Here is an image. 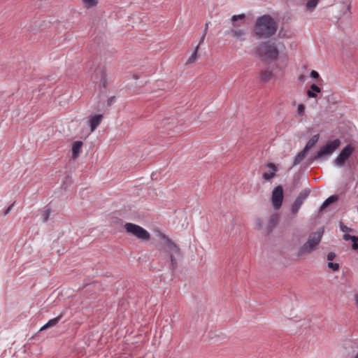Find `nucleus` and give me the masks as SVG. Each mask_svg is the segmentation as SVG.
Masks as SVG:
<instances>
[{
	"label": "nucleus",
	"mask_w": 358,
	"mask_h": 358,
	"mask_svg": "<svg viewBox=\"0 0 358 358\" xmlns=\"http://www.w3.org/2000/svg\"><path fill=\"white\" fill-rule=\"evenodd\" d=\"M158 245H160V255L169 262V268L174 271L181 258L180 248L165 234L158 229Z\"/></svg>",
	"instance_id": "f257e3e1"
},
{
	"label": "nucleus",
	"mask_w": 358,
	"mask_h": 358,
	"mask_svg": "<svg viewBox=\"0 0 358 358\" xmlns=\"http://www.w3.org/2000/svg\"><path fill=\"white\" fill-rule=\"evenodd\" d=\"M277 28L275 20L270 15H264L257 19L255 33L259 38H268L275 34Z\"/></svg>",
	"instance_id": "f03ea898"
},
{
	"label": "nucleus",
	"mask_w": 358,
	"mask_h": 358,
	"mask_svg": "<svg viewBox=\"0 0 358 358\" xmlns=\"http://www.w3.org/2000/svg\"><path fill=\"white\" fill-rule=\"evenodd\" d=\"M284 48L285 46L280 43L268 41L257 47L256 53L266 60L276 61L280 52Z\"/></svg>",
	"instance_id": "7ed1b4c3"
},
{
	"label": "nucleus",
	"mask_w": 358,
	"mask_h": 358,
	"mask_svg": "<svg viewBox=\"0 0 358 358\" xmlns=\"http://www.w3.org/2000/svg\"><path fill=\"white\" fill-rule=\"evenodd\" d=\"M323 236V230L312 232L309 234L307 241L299 248V256L311 253L320 244Z\"/></svg>",
	"instance_id": "20e7f679"
},
{
	"label": "nucleus",
	"mask_w": 358,
	"mask_h": 358,
	"mask_svg": "<svg viewBox=\"0 0 358 358\" xmlns=\"http://www.w3.org/2000/svg\"><path fill=\"white\" fill-rule=\"evenodd\" d=\"M341 141L338 138L333 141H328L326 144L322 146L317 154L310 160H324L328 156L332 155L341 145Z\"/></svg>",
	"instance_id": "39448f33"
},
{
	"label": "nucleus",
	"mask_w": 358,
	"mask_h": 358,
	"mask_svg": "<svg viewBox=\"0 0 358 358\" xmlns=\"http://www.w3.org/2000/svg\"><path fill=\"white\" fill-rule=\"evenodd\" d=\"M341 141L338 138L333 141H328L326 144L322 146L317 154L310 160H324L328 156L332 155L341 145Z\"/></svg>",
	"instance_id": "423d86ee"
},
{
	"label": "nucleus",
	"mask_w": 358,
	"mask_h": 358,
	"mask_svg": "<svg viewBox=\"0 0 358 358\" xmlns=\"http://www.w3.org/2000/svg\"><path fill=\"white\" fill-rule=\"evenodd\" d=\"M245 19V15L244 13L234 15L231 17L232 28L228 31V34L231 35V36L236 41H243L245 39L247 29H238L235 24L238 20H244Z\"/></svg>",
	"instance_id": "0eeeda50"
},
{
	"label": "nucleus",
	"mask_w": 358,
	"mask_h": 358,
	"mask_svg": "<svg viewBox=\"0 0 358 358\" xmlns=\"http://www.w3.org/2000/svg\"><path fill=\"white\" fill-rule=\"evenodd\" d=\"M124 228L127 233L130 234L141 241H149L150 235L149 232L139 225L131 222H127Z\"/></svg>",
	"instance_id": "6e6552de"
},
{
	"label": "nucleus",
	"mask_w": 358,
	"mask_h": 358,
	"mask_svg": "<svg viewBox=\"0 0 358 358\" xmlns=\"http://www.w3.org/2000/svg\"><path fill=\"white\" fill-rule=\"evenodd\" d=\"M354 151V148L350 145L348 144L345 145L340 152L338 155L333 162L334 166L338 167L344 166L345 162L350 157Z\"/></svg>",
	"instance_id": "1a4fd4ad"
},
{
	"label": "nucleus",
	"mask_w": 358,
	"mask_h": 358,
	"mask_svg": "<svg viewBox=\"0 0 358 358\" xmlns=\"http://www.w3.org/2000/svg\"><path fill=\"white\" fill-rule=\"evenodd\" d=\"M283 200V189L281 186H278L273 189L271 194V201L273 208L275 210L279 209L282 203Z\"/></svg>",
	"instance_id": "9d476101"
},
{
	"label": "nucleus",
	"mask_w": 358,
	"mask_h": 358,
	"mask_svg": "<svg viewBox=\"0 0 358 358\" xmlns=\"http://www.w3.org/2000/svg\"><path fill=\"white\" fill-rule=\"evenodd\" d=\"M94 83H99L100 86L106 87L107 85L106 74L103 66H98L92 76Z\"/></svg>",
	"instance_id": "9b49d317"
},
{
	"label": "nucleus",
	"mask_w": 358,
	"mask_h": 358,
	"mask_svg": "<svg viewBox=\"0 0 358 358\" xmlns=\"http://www.w3.org/2000/svg\"><path fill=\"white\" fill-rule=\"evenodd\" d=\"M266 166L269 168L271 170L266 172H264L262 175V178L268 181L271 179L273 178L275 173L278 171V168L273 163H268Z\"/></svg>",
	"instance_id": "f8f14e48"
},
{
	"label": "nucleus",
	"mask_w": 358,
	"mask_h": 358,
	"mask_svg": "<svg viewBox=\"0 0 358 358\" xmlns=\"http://www.w3.org/2000/svg\"><path fill=\"white\" fill-rule=\"evenodd\" d=\"M103 118V115H94L90 117L89 124L91 129V131H94L96 127L99 125Z\"/></svg>",
	"instance_id": "ddd939ff"
},
{
	"label": "nucleus",
	"mask_w": 358,
	"mask_h": 358,
	"mask_svg": "<svg viewBox=\"0 0 358 358\" xmlns=\"http://www.w3.org/2000/svg\"><path fill=\"white\" fill-rule=\"evenodd\" d=\"M162 124H163V127H165L167 130L174 129V131H178L179 129L176 127V122L174 120V118L167 117L163 120Z\"/></svg>",
	"instance_id": "4468645a"
},
{
	"label": "nucleus",
	"mask_w": 358,
	"mask_h": 358,
	"mask_svg": "<svg viewBox=\"0 0 358 358\" xmlns=\"http://www.w3.org/2000/svg\"><path fill=\"white\" fill-rule=\"evenodd\" d=\"M83 143L78 141L73 143L72 146V157L76 159L80 155V149L83 147Z\"/></svg>",
	"instance_id": "2eb2a0df"
},
{
	"label": "nucleus",
	"mask_w": 358,
	"mask_h": 358,
	"mask_svg": "<svg viewBox=\"0 0 358 358\" xmlns=\"http://www.w3.org/2000/svg\"><path fill=\"white\" fill-rule=\"evenodd\" d=\"M320 92V87H319L316 84L313 83L310 85V89L307 91V96L309 98H316Z\"/></svg>",
	"instance_id": "dca6fc26"
},
{
	"label": "nucleus",
	"mask_w": 358,
	"mask_h": 358,
	"mask_svg": "<svg viewBox=\"0 0 358 358\" xmlns=\"http://www.w3.org/2000/svg\"><path fill=\"white\" fill-rule=\"evenodd\" d=\"M62 317V315H59V316L50 320L46 324H45L41 329L40 331L45 330L50 327H52L56 326L58 322L60 321V320Z\"/></svg>",
	"instance_id": "f3484780"
},
{
	"label": "nucleus",
	"mask_w": 358,
	"mask_h": 358,
	"mask_svg": "<svg viewBox=\"0 0 358 358\" xmlns=\"http://www.w3.org/2000/svg\"><path fill=\"white\" fill-rule=\"evenodd\" d=\"M338 199V196L336 194L331 195L327 199L324 201L321 206V210L328 207L330 204L334 203Z\"/></svg>",
	"instance_id": "a211bd4d"
},
{
	"label": "nucleus",
	"mask_w": 358,
	"mask_h": 358,
	"mask_svg": "<svg viewBox=\"0 0 358 358\" xmlns=\"http://www.w3.org/2000/svg\"><path fill=\"white\" fill-rule=\"evenodd\" d=\"M303 202L300 200H299L297 198L294 200V203H292L290 210L292 214H296L299 209L301 208V206L303 205Z\"/></svg>",
	"instance_id": "6ab92c4d"
},
{
	"label": "nucleus",
	"mask_w": 358,
	"mask_h": 358,
	"mask_svg": "<svg viewBox=\"0 0 358 358\" xmlns=\"http://www.w3.org/2000/svg\"><path fill=\"white\" fill-rule=\"evenodd\" d=\"M273 78V73L271 71L267 69L262 72L260 74L261 80L264 83L268 82Z\"/></svg>",
	"instance_id": "aec40b11"
},
{
	"label": "nucleus",
	"mask_w": 358,
	"mask_h": 358,
	"mask_svg": "<svg viewBox=\"0 0 358 358\" xmlns=\"http://www.w3.org/2000/svg\"><path fill=\"white\" fill-rule=\"evenodd\" d=\"M306 153L307 152L304 150L299 152L294 158L293 166L299 164L305 157Z\"/></svg>",
	"instance_id": "412c9836"
},
{
	"label": "nucleus",
	"mask_w": 358,
	"mask_h": 358,
	"mask_svg": "<svg viewBox=\"0 0 358 358\" xmlns=\"http://www.w3.org/2000/svg\"><path fill=\"white\" fill-rule=\"evenodd\" d=\"M310 193V190L308 188H305L300 192L296 198L303 203L304 201L308 197Z\"/></svg>",
	"instance_id": "4be33fe9"
},
{
	"label": "nucleus",
	"mask_w": 358,
	"mask_h": 358,
	"mask_svg": "<svg viewBox=\"0 0 358 358\" xmlns=\"http://www.w3.org/2000/svg\"><path fill=\"white\" fill-rule=\"evenodd\" d=\"M320 0H308L306 3V8L308 10H313L317 5Z\"/></svg>",
	"instance_id": "5701e85b"
},
{
	"label": "nucleus",
	"mask_w": 358,
	"mask_h": 358,
	"mask_svg": "<svg viewBox=\"0 0 358 358\" xmlns=\"http://www.w3.org/2000/svg\"><path fill=\"white\" fill-rule=\"evenodd\" d=\"M198 50H199V45H196L195 47L194 52L189 57V58L187 59V64H192V63L194 62V61L196 60V58Z\"/></svg>",
	"instance_id": "b1692460"
},
{
	"label": "nucleus",
	"mask_w": 358,
	"mask_h": 358,
	"mask_svg": "<svg viewBox=\"0 0 358 358\" xmlns=\"http://www.w3.org/2000/svg\"><path fill=\"white\" fill-rule=\"evenodd\" d=\"M343 239L345 241H351L352 242L358 241V237L355 236H352L348 234H345L343 236Z\"/></svg>",
	"instance_id": "393cba45"
},
{
	"label": "nucleus",
	"mask_w": 358,
	"mask_h": 358,
	"mask_svg": "<svg viewBox=\"0 0 358 358\" xmlns=\"http://www.w3.org/2000/svg\"><path fill=\"white\" fill-rule=\"evenodd\" d=\"M83 2L87 8H92L96 6L98 0H83Z\"/></svg>",
	"instance_id": "a878e982"
},
{
	"label": "nucleus",
	"mask_w": 358,
	"mask_h": 358,
	"mask_svg": "<svg viewBox=\"0 0 358 358\" xmlns=\"http://www.w3.org/2000/svg\"><path fill=\"white\" fill-rule=\"evenodd\" d=\"M50 214H51V209L48 207H45V211L43 214V222H46L48 220Z\"/></svg>",
	"instance_id": "bb28decb"
},
{
	"label": "nucleus",
	"mask_w": 358,
	"mask_h": 358,
	"mask_svg": "<svg viewBox=\"0 0 358 358\" xmlns=\"http://www.w3.org/2000/svg\"><path fill=\"white\" fill-rule=\"evenodd\" d=\"M305 109H306V107H305L304 104H303V103L299 104L298 106H297V113H298V115L299 116H303L304 115Z\"/></svg>",
	"instance_id": "cd10ccee"
},
{
	"label": "nucleus",
	"mask_w": 358,
	"mask_h": 358,
	"mask_svg": "<svg viewBox=\"0 0 358 358\" xmlns=\"http://www.w3.org/2000/svg\"><path fill=\"white\" fill-rule=\"evenodd\" d=\"M340 229L341 231L345 234H347L348 232L352 231V229L347 227L343 222H340Z\"/></svg>",
	"instance_id": "c85d7f7f"
},
{
	"label": "nucleus",
	"mask_w": 358,
	"mask_h": 358,
	"mask_svg": "<svg viewBox=\"0 0 358 358\" xmlns=\"http://www.w3.org/2000/svg\"><path fill=\"white\" fill-rule=\"evenodd\" d=\"M327 266L329 268L331 269L334 271H336L339 268V264L338 263H334L331 262H329L328 263Z\"/></svg>",
	"instance_id": "c756f323"
},
{
	"label": "nucleus",
	"mask_w": 358,
	"mask_h": 358,
	"mask_svg": "<svg viewBox=\"0 0 358 358\" xmlns=\"http://www.w3.org/2000/svg\"><path fill=\"white\" fill-rule=\"evenodd\" d=\"M277 221H278V216L276 215H271L269 219V223H270L271 227H273L275 224V223L277 222Z\"/></svg>",
	"instance_id": "7c9ffc66"
},
{
	"label": "nucleus",
	"mask_w": 358,
	"mask_h": 358,
	"mask_svg": "<svg viewBox=\"0 0 358 358\" xmlns=\"http://www.w3.org/2000/svg\"><path fill=\"white\" fill-rule=\"evenodd\" d=\"M315 145V143H313L312 141L308 140V141L307 142V143H306L305 148H303V150H306V152H307L310 148L314 147Z\"/></svg>",
	"instance_id": "2f4dec72"
},
{
	"label": "nucleus",
	"mask_w": 358,
	"mask_h": 358,
	"mask_svg": "<svg viewBox=\"0 0 358 358\" xmlns=\"http://www.w3.org/2000/svg\"><path fill=\"white\" fill-rule=\"evenodd\" d=\"M310 76L313 79H317L320 77V74L316 71L312 70L310 71Z\"/></svg>",
	"instance_id": "473e14b6"
},
{
	"label": "nucleus",
	"mask_w": 358,
	"mask_h": 358,
	"mask_svg": "<svg viewBox=\"0 0 358 358\" xmlns=\"http://www.w3.org/2000/svg\"><path fill=\"white\" fill-rule=\"evenodd\" d=\"M309 140L310 141H312L313 143L316 144L319 140V135L315 134V135L313 136Z\"/></svg>",
	"instance_id": "72a5a7b5"
},
{
	"label": "nucleus",
	"mask_w": 358,
	"mask_h": 358,
	"mask_svg": "<svg viewBox=\"0 0 358 358\" xmlns=\"http://www.w3.org/2000/svg\"><path fill=\"white\" fill-rule=\"evenodd\" d=\"M309 140L310 141H312L313 143L316 144L319 140V135L315 134V135L313 136Z\"/></svg>",
	"instance_id": "f704fd0d"
},
{
	"label": "nucleus",
	"mask_w": 358,
	"mask_h": 358,
	"mask_svg": "<svg viewBox=\"0 0 358 358\" xmlns=\"http://www.w3.org/2000/svg\"><path fill=\"white\" fill-rule=\"evenodd\" d=\"M336 257V254L334 252H329L327 255V259L329 261L333 260Z\"/></svg>",
	"instance_id": "c9c22d12"
},
{
	"label": "nucleus",
	"mask_w": 358,
	"mask_h": 358,
	"mask_svg": "<svg viewBox=\"0 0 358 358\" xmlns=\"http://www.w3.org/2000/svg\"><path fill=\"white\" fill-rule=\"evenodd\" d=\"M15 202H13L10 206L8 207L7 209L5 210V211L3 213V215H7L10 212L12 208L15 205Z\"/></svg>",
	"instance_id": "e433bc0d"
},
{
	"label": "nucleus",
	"mask_w": 358,
	"mask_h": 358,
	"mask_svg": "<svg viewBox=\"0 0 358 358\" xmlns=\"http://www.w3.org/2000/svg\"><path fill=\"white\" fill-rule=\"evenodd\" d=\"M205 38H206V35L205 34H202L201 36V38H200V41H199V43L197 45H200L201 43H203L204 40H205Z\"/></svg>",
	"instance_id": "4c0bfd02"
},
{
	"label": "nucleus",
	"mask_w": 358,
	"mask_h": 358,
	"mask_svg": "<svg viewBox=\"0 0 358 358\" xmlns=\"http://www.w3.org/2000/svg\"><path fill=\"white\" fill-rule=\"evenodd\" d=\"M358 241L352 242V248L353 250H357L358 249Z\"/></svg>",
	"instance_id": "58836bf2"
},
{
	"label": "nucleus",
	"mask_w": 358,
	"mask_h": 358,
	"mask_svg": "<svg viewBox=\"0 0 358 358\" xmlns=\"http://www.w3.org/2000/svg\"><path fill=\"white\" fill-rule=\"evenodd\" d=\"M208 24H209V23H208V22L206 23V24H205V28H204V29H203V33H202V34H205V35H206V34H207L208 28Z\"/></svg>",
	"instance_id": "ea45409f"
},
{
	"label": "nucleus",
	"mask_w": 358,
	"mask_h": 358,
	"mask_svg": "<svg viewBox=\"0 0 358 358\" xmlns=\"http://www.w3.org/2000/svg\"><path fill=\"white\" fill-rule=\"evenodd\" d=\"M115 97L114 96H111L110 98H109L107 101V105L108 106H110L112 104L113 100H114Z\"/></svg>",
	"instance_id": "a19ab883"
},
{
	"label": "nucleus",
	"mask_w": 358,
	"mask_h": 358,
	"mask_svg": "<svg viewBox=\"0 0 358 358\" xmlns=\"http://www.w3.org/2000/svg\"><path fill=\"white\" fill-rule=\"evenodd\" d=\"M256 224H257V228L258 229H261V222H260V220L259 219H257L256 220Z\"/></svg>",
	"instance_id": "79ce46f5"
},
{
	"label": "nucleus",
	"mask_w": 358,
	"mask_h": 358,
	"mask_svg": "<svg viewBox=\"0 0 358 358\" xmlns=\"http://www.w3.org/2000/svg\"><path fill=\"white\" fill-rule=\"evenodd\" d=\"M346 13H348V15H349L350 13V6L348 5L346 8V10L344 12V15H345Z\"/></svg>",
	"instance_id": "37998d69"
},
{
	"label": "nucleus",
	"mask_w": 358,
	"mask_h": 358,
	"mask_svg": "<svg viewBox=\"0 0 358 358\" xmlns=\"http://www.w3.org/2000/svg\"><path fill=\"white\" fill-rule=\"evenodd\" d=\"M171 329V327L170 325H166L164 327L163 329V331H164L165 330L166 331H169L170 329Z\"/></svg>",
	"instance_id": "c03bdc74"
},
{
	"label": "nucleus",
	"mask_w": 358,
	"mask_h": 358,
	"mask_svg": "<svg viewBox=\"0 0 358 358\" xmlns=\"http://www.w3.org/2000/svg\"><path fill=\"white\" fill-rule=\"evenodd\" d=\"M271 231H272V229H271H271H268V233H270Z\"/></svg>",
	"instance_id": "a18cd8bd"
},
{
	"label": "nucleus",
	"mask_w": 358,
	"mask_h": 358,
	"mask_svg": "<svg viewBox=\"0 0 358 358\" xmlns=\"http://www.w3.org/2000/svg\"><path fill=\"white\" fill-rule=\"evenodd\" d=\"M354 358H358V353L355 356Z\"/></svg>",
	"instance_id": "49530a36"
}]
</instances>
